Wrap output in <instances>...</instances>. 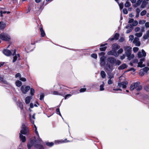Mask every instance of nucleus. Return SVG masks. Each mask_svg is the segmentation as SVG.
<instances>
[{
  "instance_id": "1a4fd4ad",
  "label": "nucleus",
  "mask_w": 149,
  "mask_h": 149,
  "mask_svg": "<svg viewBox=\"0 0 149 149\" xmlns=\"http://www.w3.org/2000/svg\"><path fill=\"white\" fill-rule=\"evenodd\" d=\"M116 59L113 57H109L107 59V63H110V64L114 65L116 61Z\"/></svg>"
},
{
  "instance_id": "a878e982",
  "label": "nucleus",
  "mask_w": 149,
  "mask_h": 149,
  "mask_svg": "<svg viewBox=\"0 0 149 149\" xmlns=\"http://www.w3.org/2000/svg\"><path fill=\"white\" fill-rule=\"evenodd\" d=\"M6 24L5 23L3 22H0V29H3L6 27Z\"/></svg>"
},
{
  "instance_id": "9b49d317",
  "label": "nucleus",
  "mask_w": 149,
  "mask_h": 149,
  "mask_svg": "<svg viewBox=\"0 0 149 149\" xmlns=\"http://www.w3.org/2000/svg\"><path fill=\"white\" fill-rule=\"evenodd\" d=\"M112 49L116 52L117 50L120 48V46L116 43L113 44L111 46Z\"/></svg>"
},
{
  "instance_id": "0e129e2a",
  "label": "nucleus",
  "mask_w": 149,
  "mask_h": 149,
  "mask_svg": "<svg viewBox=\"0 0 149 149\" xmlns=\"http://www.w3.org/2000/svg\"><path fill=\"white\" fill-rule=\"evenodd\" d=\"M134 21V19L132 18H130L128 21V23H133Z\"/></svg>"
},
{
  "instance_id": "72a5a7b5",
  "label": "nucleus",
  "mask_w": 149,
  "mask_h": 149,
  "mask_svg": "<svg viewBox=\"0 0 149 149\" xmlns=\"http://www.w3.org/2000/svg\"><path fill=\"white\" fill-rule=\"evenodd\" d=\"M102 84H101L100 86V90L102 91L104 90V83L103 81L102 82Z\"/></svg>"
},
{
  "instance_id": "603ef678",
  "label": "nucleus",
  "mask_w": 149,
  "mask_h": 149,
  "mask_svg": "<svg viewBox=\"0 0 149 149\" xmlns=\"http://www.w3.org/2000/svg\"><path fill=\"white\" fill-rule=\"evenodd\" d=\"M138 22L136 20L134 21L133 22L132 25L134 26H136L138 24Z\"/></svg>"
},
{
  "instance_id": "13d9d810",
  "label": "nucleus",
  "mask_w": 149,
  "mask_h": 149,
  "mask_svg": "<svg viewBox=\"0 0 149 149\" xmlns=\"http://www.w3.org/2000/svg\"><path fill=\"white\" fill-rule=\"evenodd\" d=\"M149 36L147 34L144 35L143 36V38L144 39L146 40L148 38Z\"/></svg>"
},
{
  "instance_id": "a19ab883",
  "label": "nucleus",
  "mask_w": 149,
  "mask_h": 149,
  "mask_svg": "<svg viewBox=\"0 0 149 149\" xmlns=\"http://www.w3.org/2000/svg\"><path fill=\"white\" fill-rule=\"evenodd\" d=\"M108 76L109 78V79H111L114 77L113 74L112 73H111V72L109 74Z\"/></svg>"
},
{
  "instance_id": "ddd939ff",
  "label": "nucleus",
  "mask_w": 149,
  "mask_h": 149,
  "mask_svg": "<svg viewBox=\"0 0 149 149\" xmlns=\"http://www.w3.org/2000/svg\"><path fill=\"white\" fill-rule=\"evenodd\" d=\"M128 84L127 82H118V85L119 86L122 87L123 88H126L127 85Z\"/></svg>"
},
{
  "instance_id": "680f3d73",
  "label": "nucleus",
  "mask_w": 149,
  "mask_h": 149,
  "mask_svg": "<svg viewBox=\"0 0 149 149\" xmlns=\"http://www.w3.org/2000/svg\"><path fill=\"white\" fill-rule=\"evenodd\" d=\"M15 77L16 78H17L18 77H19L20 78L21 77V75L20 73H17L15 74Z\"/></svg>"
},
{
  "instance_id": "58836bf2",
  "label": "nucleus",
  "mask_w": 149,
  "mask_h": 149,
  "mask_svg": "<svg viewBox=\"0 0 149 149\" xmlns=\"http://www.w3.org/2000/svg\"><path fill=\"white\" fill-rule=\"evenodd\" d=\"M115 63L116 65H119L121 63V62L119 60H116L115 62Z\"/></svg>"
},
{
  "instance_id": "a211bd4d",
  "label": "nucleus",
  "mask_w": 149,
  "mask_h": 149,
  "mask_svg": "<svg viewBox=\"0 0 149 149\" xmlns=\"http://www.w3.org/2000/svg\"><path fill=\"white\" fill-rule=\"evenodd\" d=\"M19 138L20 140L22 141L23 142H25L26 141V137L25 136H24L22 134H19Z\"/></svg>"
},
{
  "instance_id": "6e6552de",
  "label": "nucleus",
  "mask_w": 149,
  "mask_h": 149,
  "mask_svg": "<svg viewBox=\"0 0 149 149\" xmlns=\"http://www.w3.org/2000/svg\"><path fill=\"white\" fill-rule=\"evenodd\" d=\"M132 48L129 46H126L125 47L126 56L129 57L131 54V50Z\"/></svg>"
},
{
  "instance_id": "bb28decb",
  "label": "nucleus",
  "mask_w": 149,
  "mask_h": 149,
  "mask_svg": "<svg viewBox=\"0 0 149 149\" xmlns=\"http://www.w3.org/2000/svg\"><path fill=\"white\" fill-rule=\"evenodd\" d=\"M116 52L114 51L113 49L108 52L107 53V54L109 55H112L115 56Z\"/></svg>"
},
{
  "instance_id": "7c9ffc66",
  "label": "nucleus",
  "mask_w": 149,
  "mask_h": 149,
  "mask_svg": "<svg viewBox=\"0 0 149 149\" xmlns=\"http://www.w3.org/2000/svg\"><path fill=\"white\" fill-rule=\"evenodd\" d=\"M141 70L144 72L146 73L149 70V68L147 67H145Z\"/></svg>"
},
{
  "instance_id": "cd10ccee",
  "label": "nucleus",
  "mask_w": 149,
  "mask_h": 149,
  "mask_svg": "<svg viewBox=\"0 0 149 149\" xmlns=\"http://www.w3.org/2000/svg\"><path fill=\"white\" fill-rule=\"evenodd\" d=\"M15 84L17 86L20 87L22 86V83L20 81L18 80L16 81Z\"/></svg>"
},
{
  "instance_id": "9d476101",
  "label": "nucleus",
  "mask_w": 149,
  "mask_h": 149,
  "mask_svg": "<svg viewBox=\"0 0 149 149\" xmlns=\"http://www.w3.org/2000/svg\"><path fill=\"white\" fill-rule=\"evenodd\" d=\"M120 36V34L118 33H115L113 37L109 38V40L111 41H112L114 40H117L118 39Z\"/></svg>"
},
{
  "instance_id": "37998d69",
  "label": "nucleus",
  "mask_w": 149,
  "mask_h": 149,
  "mask_svg": "<svg viewBox=\"0 0 149 149\" xmlns=\"http://www.w3.org/2000/svg\"><path fill=\"white\" fill-rule=\"evenodd\" d=\"M141 53H142V55L143 56L145 57L146 56V53L145 52V51L144 50V49H142L141 50Z\"/></svg>"
},
{
  "instance_id": "f03ea898",
  "label": "nucleus",
  "mask_w": 149,
  "mask_h": 149,
  "mask_svg": "<svg viewBox=\"0 0 149 149\" xmlns=\"http://www.w3.org/2000/svg\"><path fill=\"white\" fill-rule=\"evenodd\" d=\"M21 129H22L20 131V134L26 135H27L29 134V127L24 123H23L22 124Z\"/></svg>"
},
{
  "instance_id": "052dcab7",
  "label": "nucleus",
  "mask_w": 149,
  "mask_h": 149,
  "mask_svg": "<svg viewBox=\"0 0 149 149\" xmlns=\"http://www.w3.org/2000/svg\"><path fill=\"white\" fill-rule=\"evenodd\" d=\"M113 83V81L112 80H111V79H109L108 80V83L109 84H112Z\"/></svg>"
},
{
  "instance_id": "c03bdc74",
  "label": "nucleus",
  "mask_w": 149,
  "mask_h": 149,
  "mask_svg": "<svg viewBox=\"0 0 149 149\" xmlns=\"http://www.w3.org/2000/svg\"><path fill=\"white\" fill-rule=\"evenodd\" d=\"M91 56L95 59H96L97 58V55L95 53L92 54L91 55Z\"/></svg>"
},
{
  "instance_id": "e2e57ef3",
  "label": "nucleus",
  "mask_w": 149,
  "mask_h": 149,
  "mask_svg": "<svg viewBox=\"0 0 149 149\" xmlns=\"http://www.w3.org/2000/svg\"><path fill=\"white\" fill-rule=\"evenodd\" d=\"M19 79L22 81H26V79L24 77H20Z\"/></svg>"
},
{
  "instance_id": "7ed1b4c3",
  "label": "nucleus",
  "mask_w": 149,
  "mask_h": 149,
  "mask_svg": "<svg viewBox=\"0 0 149 149\" xmlns=\"http://www.w3.org/2000/svg\"><path fill=\"white\" fill-rule=\"evenodd\" d=\"M0 38L2 40L8 41L10 40V37L7 33L3 32L0 34Z\"/></svg>"
},
{
  "instance_id": "de8ad7c7",
  "label": "nucleus",
  "mask_w": 149,
  "mask_h": 149,
  "mask_svg": "<svg viewBox=\"0 0 149 149\" xmlns=\"http://www.w3.org/2000/svg\"><path fill=\"white\" fill-rule=\"evenodd\" d=\"M139 58H141L143 56L142 53L141 52H139L137 54Z\"/></svg>"
},
{
  "instance_id": "f704fd0d",
  "label": "nucleus",
  "mask_w": 149,
  "mask_h": 149,
  "mask_svg": "<svg viewBox=\"0 0 149 149\" xmlns=\"http://www.w3.org/2000/svg\"><path fill=\"white\" fill-rule=\"evenodd\" d=\"M45 97V95L44 93H41L40 96V100H43Z\"/></svg>"
},
{
  "instance_id": "ea45409f",
  "label": "nucleus",
  "mask_w": 149,
  "mask_h": 149,
  "mask_svg": "<svg viewBox=\"0 0 149 149\" xmlns=\"http://www.w3.org/2000/svg\"><path fill=\"white\" fill-rule=\"evenodd\" d=\"M56 113L57 114L59 115L60 116H62L61 115L59 109V108H57L56 109Z\"/></svg>"
},
{
  "instance_id": "4468645a",
  "label": "nucleus",
  "mask_w": 149,
  "mask_h": 149,
  "mask_svg": "<svg viewBox=\"0 0 149 149\" xmlns=\"http://www.w3.org/2000/svg\"><path fill=\"white\" fill-rule=\"evenodd\" d=\"M107 43H106L104 44H102L100 46V47L99 48L100 51H105L107 48L106 46H104L105 45H107Z\"/></svg>"
},
{
  "instance_id": "473e14b6",
  "label": "nucleus",
  "mask_w": 149,
  "mask_h": 149,
  "mask_svg": "<svg viewBox=\"0 0 149 149\" xmlns=\"http://www.w3.org/2000/svg\"><path fill=\"white\" fill-rule=\"evenodd\" d=\"M146 3H147L146 1H143L141 5V7L142 8H145L146 6Z\"/></svg>"
},
{
  "instance_id": "2eb2a0df",
  "label": "nucleus",
  "mask_w": 149,
  "mask_h": 149,
  "mask_svg": "<svg viewBox=\"0 0 149 149\" xmlns=\"http://www.w3.org/2000/svg\"><path fill=\"white\" fill-rule=\"evenodd\" d=\"M3 53L4 54L7 56H10L12 54L11 51L7 49H4Z\"/></svg>"
},
{
  "instance_id": "09e8293b",
  "label": "nucleus",
  "mask_w": 149,
  "mask_h": 149,
  "mask_svg": "<svg viewBox=\"0 0 149 149\" xmlns=\"http://www.w3.org/2000/svg\"><path fill=\"white\" fill-rule=\"evenodd\" d=\"M119 6L120 9H122L123 8L124 5L123 2H121L119 4Z\"/></svg>"
},
{
  "instance_id": "f3484780",
  "label": "nucleus",
  "mask_w": 149,
  "mask_h": 149,
  "mask_svg": "<svg viewBox=\"0 0 149 149\" xmlns=\"http://www.w3.org/2000/svg\"><path fill=\"white\" fill-rule=\"evenodd\" d=\"M34 147L37 149H44L43 146L40 144H35L34 145Z\"/></svg>"
},
{
  "instance_id": "20e7f679",
  "label": "nucleus",
  "mask_w": 149,
  "mask_h": 149,
  "mask_svg": "<svg viewBox=\"0 0 149 149\" xmlns=\"http://www.w3.org/2000/svg\"><path fill=\"white\" fill-rule=\"evenodd\" d=\"M38 140H36L35 137H34V139H31L27 143V146L28 149H31V147L36 144L35 143L37 142Z\"/></svg>"
},
{
  "instance_id": "39448f33",
  "label": "nucleus",
  "mask_w": 149,
  "mask_h": 149,
  "mask_svg": "<svg viewBox=\"0 0 149 149\" xmlns=\"http://www.w3.org/2000/svg\"><path fill=\"white\" fill-rule=\"evenodd\" d=\"M113 65L107 63L105 67L106 72L108 73H111L113 70Z\"/></svg>"
},
{
  "instance_id": "393cba45",
  "label": "nucleus",
  "mask_w": 149,
  "mask_h": 149,
  "mask_svg": "<svg viewBox=\"0 0 149 149\" xmlns=\"http://www.w3.org/2000/svg\"><path fill=\"white\" fill-rule=\"evenodd\" d=\"M123 52V50L122 48L120 49L119 50H118L117 52H116V56L115 57H117L119 56V54H121Z\"/></svg>"
},
{
  "instance_id": "c756f323",
  "label": "nucleus",
  "mask_w": 149,
  "mask_h": 149,
  "mask_svg": "<svg viewBox=\"0 0 149 149\" xmlns=\"http://www.w3.org/2000/svg\"><path fill=\"white\" fill-rule=\"evenodd\" d=\"M101 77L103 78H104L106 76V74L105 72L103 71H102L100 73Z\"/></svg>"
},
{
  "instance_id": "4c0bfd02",
  "label": "nucleus",
  "mask_w": 149,
  "mask_h": 149,
  "mask_svg": "<svg viewBox=\"0 0 149 149\" xmlns=\"http://www.w3.org/2000/svg\"><path fill=\"white\" fill-rule=\"evenodd\" d=\"M131 4L129 1H127L125 4V6L126 7H128L130 6Z\"/></svg>"
},
{
  "instance_id": "69168bd1",
  "label": "nucleus",
  "mask_w": 149,
  "mask_h": 149,
  "mask_svg": "<svg viewBox=\"0 0 149 149\" xmlns=\"http://www.w3.org/2000/svg\"><path fill=\"white\" fill-rule=\"evenodd\" d=\"M105 54V53L104 52H101L99 54V55L100 56H104Z\"/></svg>"
},
{
  "instance_id": "f8f14e48",
  "label": "nucleus",
  "mask_w": 149,
  "mask_h": 149,
  "mask_svg": "<svg viewBox=\"0 0 149 149\" xmlns=\"http://www.w3.org/2000/svg\"><path fill=\"white\" fill-rule=\"evenodd\" d=\"M133 43L135 44V45L139 46L141 45V42L139 41V39L137 37H135L133 41Z\"/></svg>"
},
{
  "instance_id": "5fc2aeb1",
  "label": "nucleus",
  "mask_w": 149,
  "mask_h": 149,
  "mask_svg": "<svg viewBox=\"0 0 149 149\" xmlns=\"http://www.w3.org/2000/svg\"><path fill=\"white\" fill-rule=\"evenodd\" d=\"M72 95L70 94H68L66 95L65 96V97H64L65 99H67L68 98V97H71Z\"/></svg>"
},
{
  "instance_id": "412c9836",
  "label": "nucleus",
  "mask_w": 149,
  "mask_h": 149,
  "mask_svg": "<svg viewBox=\"0 0 149 149\" xmlns=\"http://www.w3.org/2000/svg\"><path fill=\"white\" fill-rule=\"evenodd\" d=\"M17 105L18 107H19L21 110L23 109V104L21 101H18L17 102Z\"/></svg>"
},
{
  "instance_id": "bf43d9fd",
  "label": "nucleus",
  "mask_w": 149,
  "mask_h": 149,
  "mask_svg": "<svg viewBox=\"0 0 149 149\" xmlns=\"http://www.w3.org/2000/svg\"><path fill=\"white\" fill-rule=\"evenodd\" d=\"M143 64V62H139L138 63V65H137V66L138 67H141L142 65V64Z\"/></svg>"
},
{
  "instance_id": "4d7b16f0",
  "label": "nucleus",
  "mask_w": 149,
  "mask_h": 149,
  "mask_svg": "<svg viewBox=\"0 0 149 149\" xmlns=\"http://www.w3.org/2000/svg\"><path fill=\"white\" fill-rule=\"evenodd\" d=\"M123 12L124 14H127L128 13V11L127 9L124 8L123 10Z\"/></svg>"
},
{
  "instance_id": "338daca9",
  "label": "nucleus",
  "mask_w": 149,
  "mask_h": 149,
  "mask_svg": "<svg viewBox=\"0 0 149 149\" xmlns=\"http://www.w3.org/2000/svg\"><path fill=\"white\" fill-rule=\"evenodd\" d=\"M145 26L146 28H148L149 27V22H146L145 24Z\"/></svg>"
},
{
  "instance_id": "423d86ee",
  "label": "nucleus",
  "mask_w": 149,
  "mask_h": 149,
  "mask_svg": "<svg viewBox=\"0 0 149 149\" xmlns=\"http://www.w3.org/2000/svg\"><path fill=\"white\" fill-rule=\"evenodd\" d=\"M30 89V87L29 86H27L25 87L24 85L22 86L21 87V90L24 94H25L27 92H28Z\"/></svg>"
},
{
  "instance_id": "8fccbe9b",
  "label": "nucleus",
  "mask_w": 149,
  "mask_h": 149,
  "mask_svg": "<svg viewBox=\"0 0 149 149\" xmlns=\"http://www.w3.org/2000/svg\"><path fill=\"white\" fill-rule=\"evenodd\" d=\"M139 49L137 47H134L133 48V50L134 52H136L138 51L139 50Z\"/></svg>"
},
{
  "instance_id": "c85d7f7f",
  "label": "nucleus",
  "mask_w": 149,
  "mask_h": 149,
  "mask_svg": "<svg viewBox=\"0 0 149 149\" xmlns=\"http://www.w3.org/2000/svg\"><path fill=\"white\" fill-rule=\"evenodd\" d=\"M142 1L143 0H138L136 3L134 5V7H136L137 6H139L141 4Z\"/></svg>"
},
{
  "instance_id": "e433bc0d",
  "label": "nucleus",
  "mask_w": 149,
  "mask_h": 149,
  "mask_svg": "<svg viewBox=\"0 0 149 149\" xmlns=\"http://www.w3.org/2000/svg\"><path fill=\"white\" fill-rule=\"evenodd\" d=\"M105 57L104 56H102L100 58V61L101 63H105Z\"/></svg>"
},
{
  "instance_id": "6ab92c4d",
  "label": "nucleus",
  "mask_w": 149,
  "mask_h": 149,
  "mask_svg": "<svg viewBox=\"0 0 149 149\" xmlns=\"http://www.w3.org/2000/svg\"><path fill=\"white\" fill-rule=\"evenodd\" d=\"M57 88L56 89V90H58V91H54L53 92L52 94L53 95H60L61 96H63V93L62 92H60L58 91V90H59V89H58V87H57Z\"/></svg>"
},
{
  "instance_id": "f257e3e1",
  "label": "nucleus",
  "mask_w": 149,
  "mask_h": 149,
  "mask_svg": "<svg viewBox=\"0 0 149 149\" xmlns=\"http://www.w3.org/2000/svg\"><path fill=\"white\" fill-rule=\"evenodd\" d=\"M142 86L140 85V82L138 81L132 84L130 87V90L133 91L136 89L137 91H139L142 89Z\"/></svg>"
},
{
  "instance_id": "4be33fe9",
  "label": "nucleus",
  "mask_w": 149,
  "mask_h": 149,
  "mask_svg": "<svg viewBox=\"0 0 149 149\" xmlns=\"http://www.w3.org/2000/svg\"><path fill=\"white\" fill-rule=\"evenodd\" d=\"M40 31L41 32V37H44L45 36V33L43 29L42 26L40 28Z\"/></svg>"
},
{
  "instance_id": "a18cd8bd",
  "label": "nucleus",
  "mask_w": 149,
  "mask_h": 149,
  "mask_svg": "<svg viewBox=\"0 0 149 149\" xmlns=\"http://www.w3.org/2000/svg\"><path fill=\"white\" fill-rule=\"evenodd\" d=\"M38 41H35L33 39L32 40H31V45H35V43H37L38 42Z\"/></svg>"
},
{
  "instance_id": "5701e85b",
  "label": "nucleus",
  "mask_w": 149,
  "mask_h": 149,
  "mask_svg": "<svg viewBox=\"0 0 149 149\" xmlns=\"http://www.w3.org/2000/svg\"><path fill=\"white\" fill-rule=\"evenodd\" d=\"M16 50L15 49L13 51V55H15L14 56L13 59V63H14L17 60V55L16 54Z\"/></svg>"
},
{
  "instance_id": "6e6d98bb",
  "label": "nucleus",
  "mask_w": 149,
  "mask_h": 149,
  "mask_svg": "<svg viewBox=\"0 0 149 149\" xmlns=\"http://www.w3.org/2000/svg\"><path fill=\"white\" fill-rule=\"evenodd\" d=\"M133 70V72H134L135 71V70L133 68H131L130 69H129L128 70H127L126 72H128L130 71Z\"/></svg>"
},
{
  "instance_id": "864d4df0",
  "label": "nucleus",
  "mask_w": 149,
  "mask_h": 149,
  "mask_svg": "<svg viewBox=\"0 0 149 149\" xmlns=\"http://www.w3.org/2000/svg\"><path fill=\"white\" fill-rule=\"evenodd\" d=\"M34 126H35V132L36 134L39 137V134H38V132L37 130V128H36V126L35 125H34Z\"/></svg>"
},
{
  "instance_id": "dca6fc26",
  "label": "nucleus",
  "mask_w": 149,
  "mask_h": 149,
  "mask_svg": "<svg viewBox=\"0 0 149 149\" xmlns=\"http://www.w3.org/2000/svg\"><path fill=\"white\" fill-rule=\"evenodd\" d=\"M70 141L69 140H67L66 139H65L64 140H58L57 141H55V143H56L57 144H59L63 143H65L66 142H70Z\"/></svg>"
},
{
  "instance_id": "79ce46f5",
  "label": "nucleus",
  "mask_w": 149,
  "mask_h": 149,
  "mask_svg": "<svg viewBox=\"0 0 149 149\" xmlns=\"http://www.w3.org/2000/svg\"><path fill=\"white\" fill-rule=\"evenodd\" d=\"M146 13V10H143L142 11L140 15L141 16H143Z\"/></svg>"
},
{
  "instance_id": "774afa93",
  "label": "nucleus",
  "mask_w": 149,
  "mask_h": 149,
  "mask_svg": "<svg viewBox=\"0 0 149 149\" xmlns=\"http://www.w3.org/2000/svg\"><path fill=\"white\" fill-rule=\"evenodd\" d=\"M140 30V28L139 27H136L135 29V31L136 32H137L139 31Z\"/></svg>"
},
{
  "instance_id": "aec40b11",
  "label": "nucleus",
  "mask_w": 149,
  "mask_h": 149,
  "mask_svg": "<svg viewBox=\"0 0 149 149\" xmlns=\"http://www.w3.org/2000/svg\"><path fill=\"white\" fill-rule=\"evenodd\" d=\"M127 65L125 63H123L118 67V69L120 70L124 69L127 68Z\"/></svg>"
},
{
  "instance_id": "49530a36",
  "label": "nucleus",
  "mask_w": 149,
  "mask_h": 149,
  "mask_svg": "<svg viewBox=\"0 0 149 149\" xmlns=\"http://www.w3.org/2000/svg\"><path fill=\"white\" fill-rule=\"evenodd\" d=\"M142 33H137L135 34V36L138 37H140L142 36Z\"/></svg>"
},
{
  "instance_id": "3c124183",
  "label": "nucleus",
  "mask_w": 149,
  "mask_h": 149,
  "mask_svg": "<svg viewBox=\"0 0 149 149\" xmlns=\"http://www.w3.org/2000/svg\"><path fill=\"white\" fill-rule=\"evenodd\" d=\"M86 90V88H81L79 90V91L80 93L84 92H85Z\"/></svg>"
},
{
  "instance_id": "b1692460",
  "label": "nucleus",
  "mask_w": 149,
  "mask_h": 149,
  "mask_svg": "<svg viewBox=\"0 0 149 149\" xmlns=\"http://www.w3.org/2000/svg\"><path fill=\"white\" fill-rule=\"evenodd\" d=\"M32 97L31 96H28L25 99V103L26 104H29L30 103L31 100L32 99Z\"/></svg>"
},
{
  "instance_id": "c9c22d12",
  "label": "nucleus",
  "mask_w": 149,
  "mask_h": 149,
  "mask_svg": "<svg viewBox=\"0 0 149 149\" xmlns=\"http://www.w3.org/2000/svg\"><path fill=\"white\" fill-rule=\"evenodd\" d=\"M46 145L49 146V147H52V146H53V145H54V143L52 142H47L46 143Z\"/></svg>"
},
{
  "instance_id": "2f4dec72",
  "label": "nucleus",
  "mask_w": 149,
  "mask_h": 149,
  "mask_svg": "<svg viewBox=\"0 0 149 149\" xmlns=\"http://www.w3.org/2000/svg\"><path fill=\"white\" fill-rule=\"evenodd\" d=\"M30 94L32 96H33L34 95V93L35 92V90L33 88H30Z\"/></svg>"
},
{
  "instance_id": "0eeeda50",
  "label": "nucleus",
  "mask_w": 149,
  "mask_h": 149,
  "mask_svg": "<svg viewBox=\"0 0 149 149\" xmlns=\"http://www.w3.org/2000/svg\"><path fill=\"white\" fill-rule=\"evenodd\" d=\"M57 86V87H58V89H59L58 91L60 92L63 93V96H64L66 94L65 91H66L67 90L66 88V87L63 86H61L60 85H58Z\"/></svg>"
}]
</instances>
